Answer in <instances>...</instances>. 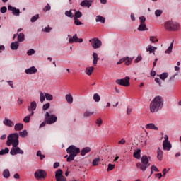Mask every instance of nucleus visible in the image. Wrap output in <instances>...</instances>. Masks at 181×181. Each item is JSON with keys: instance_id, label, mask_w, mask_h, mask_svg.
Wrapping results in <instances>:
<instances>
[{"instance_id": "f257e3e1", "label": "nucleus", "mask_w": 181, "mask_h": 181, "mask_svg": "<svg viewBox=\"0 0 181 181\" xmlns=\"http://www.w3.org/2000/svg\"><path fill=\"white\" fill-rule=\"evenodd\" d=\"M164 100L162 96H156L150 103L151 112H158L163 108Z\"/></svg>"}, {"instance_id": "f03ea898", "label": "nucleus", "mask_w": 181, "mask_h": 181, "mask_svg": "<svg viewBox=\"0 0 181 181\" xmlns=\"http://www.w3.org/2000/svg\"><path fill=\"white\" fill-rule=\"evenodd\" d=\"M66 153L69 154V157L66 158V162H73L74 158L80 153V148L71 145L67 148Z\"/></svg>"}, {"instance_id": "7ed1b4c3", "label": "nucleus", "mask_w": 181, "mask_h": 181, "mask_svg": "<svg viewBox=\"0 0 181 181\" xmlns=\"http://www.w3.org/2000/svg\"><path fill=\"white\" fill-rule=\"evenodd\" d=\"M7 146H19V134L12 133L7 136Z\"/></svg>"}, {"instance_id": "20e7f679", "label": "nucleus", "mask_w": 181, "mask_h": 181, "mask_svg": "<svg viewBox=\"0 0 181 181\" xmlns=\"http://www.w3.org/2000/svg\"><path fill=\"white\" fill-rule=\"evenodd\" d=\"M149 166H151V164L149 163V158H148V156L146 155L142 156L141 163H138L136 164V168H138V169H141L142 172H145Z\"/></svg>"}, {"instance_id": "39448f33", "label": "nucleus", "mask_w": 181, "mask_h": 181, "mask_svg": "<svg viewBox=\"0 0 181 181\" xmlns=\"http://www.w3.org/2000/svg\"><path fill=\"white\" fill-rule=\"evenodd\" d=\"M164 28L166 30H169L170 32H176V30H179L180 28V25L177 22L169 21L165 23Z\"/></svg>"}, {"instance_id": "423d86ee", "label": "nucleus", "mask_w": 181, "mask_h": 181, "mask_svg": "<svg viewBox=\"0 0 181 181\" xmlns=\"http://www.w3.org/2000/svg\"><path fill=\"white\" fill-rule=\"evenodd\" d=\"M44 119L48 125H52L57 121V116L56 115H52V111L46 112Z\"/></svg>"}, {"instance_id": "0eeeda50", "label": "nucleus", "mask_w": 181, "mask_h": 181, "mask_svg": "<svg viewBox=\"0 0 181 181\" xmlns=\"http://www.w3.org/2000/svg\"><path fill=\"white\" fill-rule=\"evenodd\" d=\"M40 101L41 104H43L45 101H53V95L46 93V92H42L40 91Z\"/></svg>"}, {"instance_id": "6e6552de", "label": "nucleus", "mask_w": 181, "mask_h": 181, "mask_svg": "<svg viewBox=\"0 0 181 181\" xmlns=\"http://www.w3.org/2000/svg\"><path fill=\"white\" fill-rule=\"evenodd\" d=\"M89 42L90 43L93 49H100L101 46H103V42L101 40L96 37L89 40Z\"/></svg>"}, {"instance_id": "1a4fd4ad", "label": "nucleus", "mask_w": 181, "mask_h": 181, "mask_svg": "<svg viewBox=\"0 0 181 181\" xmlns=\"http://www.w3.org/2000/svg\"><path fill=\"white\" fill-rule=\"evenodd\" d=\"M25 151L21 149L18 146H13L12 148L10 151V155L15 156L16 155H23Z\"/></svg>"}, {"instance_id": "9d476101", "label": "nucleus", "mask_w": 181, "mask_h": 181, "mask_svg": "<svg viewBox=\"0 0 181 181\" xmlns=\"http://www.w3.org/2000/svg\"><path fill=\"white\" fill-rule=\"evenodd\" d=\"M130 79L131 78H129V76H126L124 78L116 80L115 83L116 84H119V86H123L124 87H129Z\"/></svg>"}, {"instance_id": "9b49d317", "label": "nucleus", "mask_w": 181, "mask_h": 181, "mask_svg": "<svg viewBox=\"0 0 181 181\" xmlns=\"http://www.w3.org/2000/svg\"><path fill=\"white\" fill-rule=\"evenodd\" d=\"M34 176L35 179H45L47 176V173L45 170L39 169L35 173Z\"/></svg>"}, {"instance_id": "f8f14e48", "label": "nucleus", "mask_w": 181, "mask_h": 181, "mask_svg": "<svg viewBox=\"0 0 181 181\" xmlns=\"http://www.w3.org/2000/svg\"><path fill=\"white\" fill-rule=\"evenodd\" d=\"M55 179L57 181H66V177L63 176V170L58 169L55 171Z\"/></svg>"}, {"instance_id": "ddd939ff", "label": "nucleus", "mask_w": 181, "mask_h": 181, "mask_svg": "<svg viewBox=\"0 0 181 181\" xmlns=\"http://www.w3.org/2000/svg\"><path fill=\"white\" fill-rule=\"evenodd\" d=\"M3 124L5 125V127H8L9 128H12L15 125V123L8 117L4 118L3 120Z\"/></svg>"}, {"instance_id": "4468645a", "label": "nucleus", "mask_w": 181, "mask_h": 181, "mask_svg": "<svg viewBox=\"0 0 181 181\" xmlns=\"http://www.w3.org/2000/svg\"><path fill=\"white\" fill-rule=\"evenodd\" d=\"M8 11H11L12 12V13H13V15H14V16H19V14L21 13V10H19L18 8H16V7H13L11 5H8Z\"/></svg>"}, {"instance_id": "2eb2a0df", "label": "nucleus", "mask_w": 181, "mask_h": 181, "mask_svg": "<svg viewBox=\"0 0 181 181\" xmlns=\"http://www.w3.org/2000/svg\"><path fill=\"white\" fill-rule=\"evenodd\" d=\"M80 5L83 8H90L93 5V0H83L81 2Z\"/></svg>"}, {"instance_id": "dca6fc26", "label": "nucleus", "mask_w": 181, "mask_h": 181, "mask_svg": "<svg viewBox=\"0 0 181 181\" xmlns=\"http://www.w3.org/2000/svg\"><path fill=\"white\" fill-rule=\"evenodd\" d=\"M25 74H36L37 73V69L35 66H31L25 70Z\"/></svg>"}, {"instance_id": "f3484780", "label": "nucleus", "mask_w": 181, "mask_h": 181, "mask_svg": "<svg viewBox=\"0 0 181 181\" xmlns=\"http://www.w3.org/2000/svg\"><path fill=\"white\" fill-rule=\"evenodd\" d=\"M68 37H69V43L78 42V37H77V34H75L73 37L71 35H68Z\"/></svg>"}, {"instance_id": "a211bd4d", "label": "nucleus", "mask_w": 181, "mask_h": 181, "mask_svg": "<svg viewBox=\"0 0 181 181\" xmlns=\"http://www.w3.org/2000/svg\"><path fill=\"white\" fill-rule=\"evenodd\" d=\"M163 148L164 151H170L172 149L170 141H163Z\"/></svg>"}, {"instance_id": "6ab92c4d", "label": "nucleus", "mask_w": 181, "mask_h": 181, "mask_svg": "<svg viewBox=\"0 0 181 181\" xmlns=\"http://www.w3.org/2000/svg\"><path fill=\"white\" fill-rule=\"evenodd\" d=\"M146 129H153L154 131H159V127L155 125L153 123L147 124L145 126Z\"/></svg>"}, {"instance_id": "aec40b11", "label": "nucleus", "mask_w": 181, "mask_h": 181, "mask_svg": "<svg viewBox=\"0 0 181 181\" xmlns=\"http://www.w3.org/2000/svg\"><path fill=\"white\" fill-rule=\"evenodd\" d=\"M146 52H148L150 54L153 53L155 54V52L158 50V47H153L152 45H148L146 48Z\"/></svg>"}, {"instance_id": "412c9836", "label": "nucleus", "mask_w": 181, "mask_h": 181, "mask_svg": "<svg viewBox=\"0 0 181 181\" xmlns=\"http://www.w3.org/2000/svg\"><path fill=\"white\" fill-rule=\"evenodd\" d=\"M37 107V103L36 101H33L30 103V105L28 107V111H35Z\"/></svg>"}, {"instance_id": "4be33fe9", "label": "nucleus", "mask_w": 181, "mask_h": 181, "mask_svg": "<svg viewBox=\"0 0 181 181\" xmlns=\"http://www.w3.org/2000/svg\"><path fill=\"white\" fill-rule=\"evenodd\" d=\"M90 151H91V148L85 147L81 150V156H86V155H87V153H90Z\"/></svg>"}, {"instance_id": "5701e85b", "label": "nucleus", "mask_w": 181, "mask_h": 181, "mask_svg": "<svg viewBox=\"0 0 181 181\" xmlns=\"http://www.w3.org/2000/svg\"><path fill=\"white\" fill-rule=\"evenodd\" d=\"M163 158V151L160 149V148H158L157 149V159L161 161L162 158Z\"/></svg>"}, {"instance_id": "b1692460", "label": "nucleus", "mask_w": 181, "mask_h": 181, "mask_svg": "<svg viewBox=\"0 0 181 181\" xmlns=\"http://www.w3.org/2000/svg\"><path fill=\"white\" fill-rule=\"evenodd\" d=\"M93 66H96L97 63L98 62V60H100V58L98 57V54H97V52H93Z\"/></svg>"}, {"instance_id": "393cba45", "label": "nucleus", "mask_w": 181, "mask_h": 181, "mask_svg": "<svg viewBox=\"0 0 181 181\" xmlns=\"http://www.w3.org/2000/svg\"><path fill=\"white\" fill-rule=\"evenodd\" d=\"M137 30L139 32H145V30H148V28H146V23H140L139 25Z\"/></svg>"}, {"instance_id": "a878e982", "label": "nucleus", "mask_w": 181, "mask_h": 181, "mask_svg": "<svg viewBox=\"0 0 181 181\" xmlns=\"http://www.w3.org/2000/svg\"><path fill=\"white\" fill-rule=\"evenodd\" d=\"M173 43H175V41H172L170 46L168 47V49L165 51V54H170L173 50Z\"/></svg>"}, {"instance_id": "bb28decb", "label": "nucleus", "mask_w": 181, "mask_h": 181, "mask_svg": "<svg viewBox=\"0 0 181 181\" xmlns=\"http://www.w3.org/2000/svg\"><path fill=\"white\" fill-rule=\"evenodd\" d=\"M65 100L68 104H73V95L71 94L66 95Z\"/></svg>"}, {"instance_id": "cd10ccee", "label": "nucleus", "mask_w": 181, "mask_h": 181, "mask_svg": "<svg viewBox=\"0 0 181 181\" xmlns=\"http://www.w3.org/2000/svg\"><path fill=\"white\" fill-rule=\"evenodd\" d=\"M18 47H19V42L16 41V42H11V50H18Z\"/></svg>"}, {"instance_id": "c85d7f7f", "label": "nucleus", "mask_w": 181, "mask_h": 181, "mask_svg": "<svg viewBox=\"0 0 181 181\" xmlns=\"http://www.w3.org/2000/svg\"><path fill=\"white\" fill-rule=\"evenodd\" d=\"M22 129H23V124L22 123H17L14 125V130L19 132V131H22Z\"/></svg>"}, {"instance_id": "c756f323", "label": "nucleus", "mask_w": 181, "mask_h": 181, "mask_svg": "<svg viewBox=\"0 0 181 181\" xmlns=\"http://www.w3.org/2000/svg\"><path fill=\"white\" fill-rule=\"evenodd\" d=\"M93 71H94V66L86 68L85 73L87 76H91V74H93Z\"/></svg>"}, {"instance_id": "7c9ffc66", "label": "nucleus", "mask_w": 181, "mask_h": 181, "mask_svg": "<svg viewBox=\"0 0 181 181\" xmlns=\"http://www.w3.org/2000/svg\"><path fill=\"white\" fill-rule=\"evenodd\" d=\"M2 175L5 179H9V177H11V173L8 169L4 170Z\"/></svg>"}, {"instance_id": "2f4dec72", "label": "nucleus", "mask_w": 181, "mask_h": 181, "mask_svg": "<svg viewBox=\"0 0 181 181\" xmlns=\"http://www.w3.org/2000/svg\"><path fill=\"white\" fill-rule=\"evenodd\" d=\"M101 161V158H100L99 156H98L96 158H94L92 162L93 166H98L100 165V162Z\"/></svg>"}, {"instance_id": "473e14b6", "label": "nucleus", "mask_w": 181, "mask_h": 181, "mask_svg": "<svg viewBox=\"0 0 181 181\" xmlns=\"http://www.w3.org/2000/svg\"><path fill=\"white\" fill-rule=\"evenodd\" d=\"M134 158L136 159H140L141 158V149H138L133 154Z\"/></svg>"}, {"instance_id": "72a5a7b5", "label": "nucleus", "mask_w": 181, "mask_h": 181, "mask_svg": "<svg viewBox=\"0 0 181 181\" xmlns=\"http://www.w3.org/2000/svg\"><path fill=\"white\" fill-rule=\"evenodd\" d=\"M96 22H100L101 23H105V18L101 16H98L95 19Z\"/></svg>"}, {"instance_id": "f704fd0d", "label": "nucleus", "mask_w": 181, "mask_h": 181, "mask_svg": "<svg viewBox=\"0 0 181 181\" xmlns=\"http://www.w3.org/2000/svg\"><path fill=\"white\" fill-rule=\"evenodd\" d=\"M25 40V34L21 33L18 35V42H22Z\"/></svg>"}, {"instance_id": "c9c22d12", "label": "nucleus", "mask_w": 181, "mask_h": 181, "mask_svg": "<svg viewBox=\"0 0 181 181\" xmlns=\"http://www.w3.org/2000/svg\"><path fill=\"white\" fill-rule=\"evenodd\" d=\"M94 115V112H90L88 110H86L84 113H83V117L84 118H88V117H91V115Z\"/></svg>"}, {"instance_id": "e433bc0d", "label": "nucleus", "mask_w": 181, "mask_h": 181, "mask_svg": "<svg viewBox=\"0 0 181 181\" xmlns=\"http://www.w3.org/2000/svg\"><path fill=\"white\" fill-rule=\"evenodd\" d=\"M19 135L21 138H26V136H28V130L24 129L22 132H20Z\"/></svg>"}, {"instance_id": "4c0bfd02", "label": "nucleus", "mask_w": 181, "mask_h": 181, "mask_svg": "<svg viewBox=\"0 0 181 181\" xmlns=\"http://www.w3.org/2000/svg\"><path fill=\"white\" fill-rule=\"evenodd\" d=\"M6 153H9V148L6 147L5 149H1L0 151V156L6 155Z\"/></svg>"}, {"instance_id": "58836bf2", "label": "nucleus", "mask_w": 181, "mask_h": 181, "mask_svg": "<svg viewBox=\"0 0 181 181\" xmlns=\"http://www.w3.org/2000/svg\"><path fill=\"white\" fill-rule=\"evenodd\" d=\"M93 100L95 103H100V100H101V98L100 97V95H98V93H95L93 95Z\"/></svg>"}, {"instance_id": "ea45409f", "label": "nucleus", "mask_w": 181, "mask_h": 181, "mask_svg": "<svg viewBox=\"0 0 181 181\" xmlns=\"http://www.w3.org/2000/svg\"><path fill=\"white\" fill-rule=\"evenodd\" d=\"M81 16H83V13H81V11H76L74 19H78V18H81Z\"/></svg>"}, {"instance_id": "a19ab883", "label": "nucleus", "mask_w": 181, "mask_h": 181, "mask_svg": "<svg viewBox=\"0 0 181 181\" xmlns=\"http://www.w3.org/2000/svg\"><path fill=\"white\" fill-rule=\"evenodd\" d=\"M126 60L124 61L126 66H129L131 63H132V58H129V57H124Z\"/></svg>"}, {"instance_id": "79ce46f5", "label": "nucleus", "mask_w": 181, "mask_h": 181, "mask_svg": "<svg viewBox=\"0 0 181 181\" xmlns=\"http://www.w3.org/2000/svg\"><path fill=\"white\" fill-rule=\"evenodd\" d=\"M158 76H160V80H166L169 74L168 73H163L160 75H158Z\"/></svg>"}, {"instance_id": "37998d69", "label": "nucleus", "mask_w": 181, "mask_h": 181, "mask_svg": "<svg viewBox=\"0 0 181 181\" xmlns=\"http://www.w3.org/2000/svg\"><path fill=\"white\" fill-rule=\"evenodd\" d=\"M50 108V103H45L42 105L43 111H47Z\"/></svg>"}, {"instance_id": "c03bdc74", "label": "nucleus", "mask_w": 181, "mask_h": 181, "mask_svg": "<svg viewBox=\"0 0 181 181\" xmlns=\"http://www.w3.org/2000/svg\"><path fill=\"white\" fill-rule=\"evenodd\" d=\"M163 13V11L157 9L155 11V15L157 18H159Z\"/></svg>"}, {"instance_id": "a18cd8bd", "label": "nucleus", "mask_w": 181, "mask_h": 181, "mask_svg": "<svg viewBox=\"0 0 181 181\" xmlns=\"http://www.w3.org/2000/svg\"><path fill=\"white\" fill-rule=\"evenodd\" d=\"M115 168V165H113L111 163L108 164L107 172H110V170H112Z\"/></svg>"}, {"instance_id": "49530a36", "label": "nucleus", "mask_w": 181, "mask_h": 181, "mask_svg": "<svg viewBox=\"0 0 181 181\" xmlns=\"http://www.w3.org/2000/svg\"><path fill=\"white\" fill-rule=\"evenodd\" d=\"M37 19H39V14H36L35 16H33L30 19V22L32 23L36 22Z\"/></svg>"}, {"instance_id": "de8ad7c7", "label": "nucleus", "mask_w": 181, "mask_h": 181, "mask_svg": "<svg viewBox=\"0 0 181 181\" xmlns=\"http://www.w3.org/2000/svg\"><path fill=\"white\" fill-rule=\"evenodd\" d=\"M65 16H67L68 18H73V13L71 12V10L66 11L65 12Z\"/></svg>"}, {"instance_id": "09e8293b", "label": "nucleus", "mask_w": 181, "mask_h": 181, "mask_svg": "<svg viewBox=\"0 0 181 181\" xmlns=\"http://www.w3.org/2000/svg\"><path fill=\"white\" fill-rule=\"evenodd\" d=\"M36 53V51L33 49H30L27 52L28 56H32L33 54H35Z\"/></svg>"}, {"instance_id": "8fccbe9b", "label": "nucleus", "mask_w": 181, "mask_h": 181, "mask_svg": "<svg viewBox=\"0 0 181 181\" xmlns=\"http://www.w3.org/2000/svg\"><path fill=\"white\" fill-rule=\"evenodd\" d=\"M50 9H52L50 4H47V5L44 7L43 11L44 12H47V11H50Z\"/></svg>"}, {"instance_id": "3c124183", "label": "nucleus", "mask_w": 181, "mask_h": 181, "mask_svg": "<svg viewBox=\"0 0 181 181\" xmlns=\"http://www.w3.org/2000/svg\"><path fill=\"white\" fill-rule=\"evenodd\" d=\"M74 23H75V25H76V26H80V25H83L81 21H80V20H78V18H74Z\"/></svg>"}, {"instance_id": "603ef678", "label": "nucleus", "mask_w": 181, "mask_h": 181, "mask_svg": "<svg viewBox=\"0 0 181 181\" xmlns=\"http://www.w3.org/2000/svg\"><path fill=\"white\" fill-rule=\"evenodd\" d=\"M150 42H151V43H156V42H158V38L155 36H151L150 37Z\"/></svg>"}, {"instance_id": "864d4df0", "label": "nucleus", "mask_w": 181, "mask_h": 181, "mask_svg": "<svg viewBox=\"0 0 181 181\" xmlns=\"http://www.w3.org/2000/svg\"><path fill=\"white\" fill-rule=\"evenodd\" d=\"M139 62H142V55H139L134 60V63H139Z\"/></svg>"}, {"instance_id": "5fc2aeb1", "label": "nucleus", "mask_w": 181, "mask_h": 181, "mask_svg": "<svg viewBox=\"0 0 181 181\" xmlns=\"http://www.w3.org/2000/svg\"><path fill=\"white\" fill-rule=\"evenodd\" d=\"M23 121L25 122V124H29L30 122V117L29 115H27L24 117Z\"/></svg>"}, {"instance_id": "6e6d98bb", "label": "nucleus", "mask_w": 181, "mask_h": 181, "mask_svg": "<svg viewBox=\"0 0 181 181\" xmlns=\"http://www.w3.org/2000/svg\"><path fill=\"white\" fill-rule=\"evenodd\" d=\"M95 123L97 124L98 127H101L103 124V119L101 118L97 119Z\"/></svg>"}, {"instance_id": "4d7b16f0", "label": "nucleus", "mask_w": 181, "mask_h": 181, "mask_svg": "<svg viewBox=\"0 0 181 181\" xmlns=\"http://www.w3.org/2000/svg\"><path fill=\"white\" fill-rule=\"evenodd\" d=\"M17 104H18V105H22V104H23V99H22V98H18L17 100Z\"/></svg>"}, {"instance_id": "13d9d810", "label": "nucleus", "mask_w": 181, "mask_h": 181, "mask_svg": "<svg viewBox=\"0 0 181 181\" xmlns=\"http://www.w3.org/2000/svg\"><path fill=\"white\" fill-rule=\"evenodd\" d=\"M140 23H145V21H146V18L145 16L139 17Z\"/></svg>"}, {"instance_id": "bf43d9fd", "label": "nucleus", "mask_w": 181, "mask_h": 181, "mask_svg": "<svg viewBox=\"0 0 181 181\" xmlns=\"http://www.w3.org/2000/svg\"><path fill=\"white\" fill-rule=\"evenodd\" d=\"M6 11H8V8H6V6H3L0 9V11L1 13H5Z\"/></svg>"}, {"instance_id": "052dcab7", "label": "nucleus", "mask_w": 181, "mask_h": 181, "mask_svg": "<svg viewBox=\"0 0 181 181\" xmlns=\"http://www.w3.org/2000/svg\"><path fill=\"white\" fill-rule=\"evenodd\" d=\"M132 112V107H127V115H131Z\"/></svg>"}, {"instance_id": "680f3d73", "label": "nucleus", "mask_w": 181, "mask_h": 181, "mask_svg": "<svg viewBox=\"0 0 181 181\" xmlns=\"http://www.w3.org/2000/svg\"><path fill=\"white\" fill-rule=\"evenodd\" d=\"M43 30L45 31V32H46L47 33H50V31L52 30V28H50V27H45L44 29H43Z\"/></svg>"}, {"instance_id": "e2e57ef3", "label": "nucleus", "mask_w": 181, "mask_h": 181, "mask_svg": "<svg viewBox=\"0 0 181 181\" xmlns=\"http://www.w3.org/2000/svg\"><path fill=\"white\" fill-rule=\"evenodd\" d=\"M125 60H127V58L123 57L119 60V62L117 63V64H122V63H124V62H125Z\"/></svg>"}, {"instance_id": "0e129e2a", "label": "nucleus", "mask_w": 181, "mask_h": 181, "mask_svg": "<svg viewBox=\"0 0 181 181\" xmlns=\"http://www.w3.org/2000/svg\"><path fill=\"white\" fill-rule=\"evenodd\" d=\"M151 169L152 171H153V172H159V169L157 168V167L155 166V165H152L151 168Z\"/></svg>"}, {"instance_id": "69168bd1", "label": "nucleus", "mask_w": 181, "mask_h": 181, "mask_svg": "<svg viewBox=\"0 0 181 181\" xmlns=\"http://www.w3.org/2000/svg\"><path fill=\"white\" fill-rule=\"evenodd\" d=\"M177 76V73L170 77L168 81H175V78Z\"/></svg>"}, {"instance_id": "338daca9", "label": "nucleus", "mask_w": 181, "mask_h": 181, "mask_svg": "<svg viewBox=\"0 0 181 181\" xmlns=\"http://www.w3.org/2000/svg\"><path fill=\"white\" fill-rule=\"evenodd\" d=\"M59 166H60V163H57V162L54 163L53 165L54 169H57V168H59Z\"/></svg>"}, {"instance_id": "774afa93", "label": "nucleus", "mask_w": 181, "mask_h": 181, "mask_svg": "<svg viewBox=\"0 0 181 181\" xmlns=\"http://www.w3.org/2000/svg\"><path fill=\"white\" fill-rule=\"evenodd\" d=\"M126 141L124 139H122L119 142V145H125Z\"/></svg>"}]
</instances>
